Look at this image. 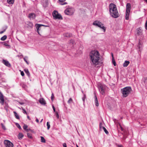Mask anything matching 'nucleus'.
<instances>
[{
	"mask_svg": "<svg viewBox=\"0 0 147 147\" xmlns=\"http://www.w3.org/2000/svg\"><path fill=\"white\" fill-rule=\"evenodd\" d=\"M100 53L97 50H92L90 52L89 54V57L92 64H98L99 60L100 59Z\"/></svg>",
	"mask_w": 147,
	"mask_h": 147,
	"instance_id": "nucleus-1",
	"label": "nucleus"
},
{
	"mask_svg": "<svg viewBox=\"0 0 147 147\" xmlns=\"http://www.w3.org/2000/svg\"><path fill=\"white\" fill-rule=\"evenodd\" d=\"M109 8L110 15L112 17L117 18L119 16V14L115 4L113 3H110Z\"/></svg>",
	"mask_w": 147,
	"mask_h": 147,
	"instance_id": "nucleus-2",
	"label": "nucleus"
},
{
	"mask_svg": "<svg viewBox=\"0 0 147 147\" xmlns=\"http://www.w3.org/2000/svg\"><path fill=\"white\" fill-rule=\"evenodd\" d=\"M131 90V88L130 87H126L121 89V92L123 96L126 97L130 93Z\"/></svg>",
	"mask_w": 147,
	"mask_h": 147,
	"instance_id": "nucleus-3",
	"label": "nucleus"
},
{
	"mask_svg": "<svg viewBox=\"0 0 147 147\" xmlns=\"http://www.w3.org/2000/svg\"><path fill=\"white\" fill-rule=\"evenodd\" d=\"M98 87L100 93L102 95L104 94L107 88V86L105 84L99 83L98 84Z\"/></svg>",
	"mask_w": 147,
	"mask_h": 147,
	"instance_id": "nucleus-4",
	"label": "nucleus"
},
{
	"mask_svg": "<svg viewBox=\"0 0 147 147\" xmlns=\"http://www.w3.org/2000/svg\"><path fill=\"white\" fill-rule=\"evenodd\" d=\"M93 25L102 29L103 30L104 32H105L106 30L105 28L103 26V24L100 21L97 20L95 21L93 23Z\"/></svg>",
	"mask_w": 147,
	"mask_h": 147,
	"instance_id": "nucleus-5",
	"label": "nucleus"
},
{
	"mask_svg": "<svg viewBox=\"0 0 147 147\" xmlns=\"http://www.w3.org/2000/svg\"><path fill=\"white\" fill-rule=\"evenodd\" d=\"M74 9L73 8H67L65 10V13L68 15H72L74 12Z\"/></svg>",
	"mask_w": 147,
	"mask_h": 147,
	"instance_id": "nucleus-6",
	"label": "nucleus"
},
{
	"mask_svg": "<svg viewBox=\"0 0 147 147\" xmlns=\"http://www.w3.org/2000/svg\"><path fill=\"white\" fill-rule=\"evenodd\" d=\"M53 16L55 19H62V17L61 15L58 13V12L54 11L53 13Z\"/></svg>",
	"mask_w": 147,
	"mask_h": 147,
	"instance_id": "nucleus-7",
	"label": "nucleus"
},
{
	"mask_svg": "<svg viewBox=\"0 0 147 147\" xmlns=\"http://www.w3.org/2000/svg\"><path fill=\"white\" fill-rule=\"evenodd\" d=\"M4 143L5 147H13V144L9 140H5Z\"/></svg>",
	"mask_w": 147,
	"mask_h": 147,
	"instance_id": "nucleus-8",
	"label": "nucleus"
},
{
	"mask_svg": "<svg viewBox=\"0 0 147 147\" xmlns=\"http://www.w3.org/2000/svg\"><path fill=\"white\" fill-rule=\"evenodd\" d=\"M41 26H45V27H48V26H45L42 24H36V28L37 30V32L38 34H40L39 30L40 29V27Z\"/></svg>",
	"mask_w": 147,
	"mask_h": 147,
	"instance_id": "nucleus-9",
	"label": "nucleus"
},
{
	"mask_svg": "<svg viewBox=\"0 0 147 147\" xmlns=\"http://www.w3.org/2000/svg\"><path fill=\"white\" fill-rule=\"evenodd\" d=\"M126 12L130 13L131 8V5L130 3H127L126 5Z\"/></svg>",
	"mask_w": 147,
	"mask_h": 147,
	"instance_id": "nucleus-10",
	"label": "nucleus"
},
{
	"mask_svg": "<svg viewBox=\"0 0 147 147\" xmlns=\"http://www.w3.org/2000/svg\"><path fill=\"white\" fill-rule=\"evenodd\" d=\"M2 62L6 66L8 67H10L11 66L10 64L9 63L8 61L5 59H3Z\"/></svg>",
	"mask_w": 147,
	"mask_h": 147,
	"instance_id": "nucleus-11",
	"label": "nucleus"
},
{
	"mask_svg": "<svg viewBox=\"0 0 147 147\" xmlns=\"http://www.w3.org/2000/svg\"><path fill=\"white\" fill-rule=\"evenodd\" d=\"M94 102L96 106L97 107H98L99 105V103L98 99L96 96V95L95 93H94Z\"/></svg>",
	"mask_w": 147,
	"mask_h": 147,
	"instance_id": "nucleus-12",
	"label": "nucleus"
},
{
	"mask_svg": "<svg viewBox=\"0 0 147 147\" xmlns=\"http://www.w3.org/2000/svg\"><path fill=\"white\" fill-rule=\"evenodd\" d=\"M136 35L138 36L141 35L142 34V30L140 28H138L137 30Z\"/></svg>",
	"mask_w": 147,
	"mask_h": 147,
	"instance_id": "nucleus-13",
	"label": "nucleus"
},
{
	"mask_svg": "<svg viewBox=\"0 0 147 147\" xmlns=\"http://www.w3.org/2000/svg\"><path fill=\"white\" fill-rule=\"evenodd\" d=\"M36 17L35 14L34 13H31L29 14L28 17L30 19H34Z\"/></svg>",
	"mask_w": 147,
	"mask_h": 147,
	"instance_id": "nucleus-14",
	"label": "nucleus"
},
{
	"mask_svg": "<svg viewBox=\"0 0 147 147\" xmlns=\"http://www.w3.org/2000/svg\"><path fill=\"white\" fill-rule=\"evenodd\" d=\"M33 26V25L32 22H27V24H26V26L27 28H32Z\"/></svg>",
	"mask_w": 147,
	"mask_h": 147,
	"instance_id": "nucleus-15",
	"label": "nucleus"
},
{
	"mask_svg": "<svg viewBox=\"0 0 147 147\" xmlns=\"http://www.w3.org/2000/svg\"><path fill=\"white\" fill-rule=\"evenodd\" d=\"M39 102L42 105H45L46 104L45 101L43 98H40Z\"/></svg>",
	"mask_w": 147,
	"mask_h": 147,
	"instance_id": "nucleus-16",
	"label": "nucleus"
},
{
	"mask_svg": "<svg viewBox=\"0 0 147 147\" xmlns=\"http://www.w3.org/2000/svg\"><path fill=\"white\" fill-rule=\"evenodd\" d=\"M59 4L61 5H64L67 4V2H63L65 1L66 0H58Z\"/></svg>",
	"mask_w": 147,
	"mask_h": 147,
	"instance_id": "nucleus-17",
	"label": "nucleus"
},
{
	"mask_svg": "<svg viewBox=\"0 0 147 147\" xmlns=\"http://www.w3.org/2000/svg\"><path fill=\"white\" fill-rule=\"evenodd\" d=\"M111 55L112 57V61L113 63V64L115 66L116 63V62H115V60L114 59L113 55V53H111Z\"/></svg>",
	"mask_w": 147,
	"mask_h": 147,
	"instance_id": "nucleus-18",
	"label": "nucleus"
},
{
	"mask_svg": "<svg viewBox=\"0 0 147 147\" xmlns=\"http://www.w3.org/2000/svg\"><path fill=\"white\" fill-rule=\"evenodd\" d=\"M64 36L67 37H70L72 36V35L71 34L67 33L63 34Z\"/></svg>",
	"mask_w": 147,
	"mask_h": 147,
	"instance_id": "nucleus-19",
	"label": "nucleus"
},
{
	"mask_svg": "<svg viewBox=\"0 0 147 147\" xmlns=\"http://www.w3.org/2000/svg\"><path fill=\"white\" fill-rule=\"evenodd\" d=\"M129 61H125L123 64L124 67H127L128 64L129 63Z\"/></svg>",
	"mask_w": 147,
	"mask_h": 147,
	"instance_id": "nucleus-20",
	"label": "nucleus"
},
{
	"mask_svg": "<svg viewBox=\"0 0 147 147\" xmlns=\"http://www.w3.org/2000/svg\"><path fill=\"white\" fill-rule=\"evenodd\" d=\"M130 13L125 12V19L126 20H128L129 19V17Z\"/></svg>",
	"mask_w": 147,
	"mask_h": 147,
	"instance_id": "nucleus-21",
	"label": "nucleus"
},
{
	"mask_svg": "<svg viewBox=\"0 0 147 147\" xmlns=\"http://www.w3.org/2000/svg\"><path fill=\"white\" fill-rule=\"evenodd\" d=\"M13 113H14V115L16 117V118L17 119H19L20 117L19 115L17 113L16 111H13Z\"/></svg>",
	"mask_w": 147,
	"mask_h": 147,
	"instance_id": "nucleus-22",
	"label": "nucleus"
},
{
	"mask_svg": "<svg viewBox=\"0 0 147 147\" xmlns=\"http://www.w3.org/2000/svg\"><path fill=\"white\" fill-rule=\"evenodd\" d=\"M23 136L24 135L22 134L21 133H20L18 135V138L19 139H21L22 138Z\"/></svg>",
	"mask_w": 147,
	"mask_h": 147,
	"instance_id": "nucleus-23",
	"label": "nucleus"
},
{
	"mask_svg": "<svg viewBox=\"0 0 147 147\" xmlns=\"http://www.w3.org/2000/svg\"><path fill=\"white\" fill-rule=\"evenodd\" d=\"M28 126L25 124H24L23 126V129L24 130H26V131L28 132L29 131V129L27 128H28Z\"/></svg>",
	"mask_w": 147,
	"mask_h": 147,
	"instance_id": "nucleus-24",
	"label": "nucleus"
},
{
	"mask_svg": "<svg viewBox=\"0 0 147 147\" xmlns=\"http://www.w3.org/2000/svg\"><path fill=\"white\" fill-rule=\"evenodd\" d=\"M7 2L9 4H13L14 2V0H7Z\"/></svg>",
	"mask_w": 147,
	"mask_h": 147,
	"instance_id": "nucleus-25",
	"label": "nucleus"
},
{
	"mask_svg": "<svg viewBox=\"0 0 147 147\" xmlns=\"http://www.w3.org/2000/svg\"><path fill=\"white\" fill-rule=\"evenodd\" d=\"M7 38V36L6 35H4L1 38V40H5Z\"/></svg>",
	"mask_w": 147,
	"mask_h": 147,
	"instance_id": "nucleus-26",
	"label": "nucleus"
},
{
	"mask_svg": "<svg viewBox=\"0 0 147 147\" xmlns=\"http://www.w3.org/2000/svg\"><path fill=\"white\" fill-rule=\"evenodd\" d=\"M41 142L43 143H45L46 141L44 138L42 136H41Z\"/></svg>",
	"mask_w": 147,
	"mask_h": 147,
	"instance_id": "nucleus-27",
	"label": "nucleus"
},
{
	"mask_svg": "<svg viewBox=\"0 0 147 147\" xmlns=\"http://www.w3.org/2000/svg\"><path fill=\"white\" fill-rule=\"evenodd\" d=\"M24 71L28 76H30V74L28 69H25L24 70Z\"/></svg>",
	"mask_w": 147,
	"mask_h": 147,
	"instance_id": "nucleus-28",
	"label": "nucleus"
},
{
	"mask_svg": "<svg viewBox=\"0 0 147 147\" xmlns=\"http://www.w3.org/2000/svg\"><path fill=\"white\" fill-rule=\"evenodd\" d=\"M102 129L106 134H108L109 132L105 127H102Z\"/></svg>",
	"mask_w": 147,
	"mask_h": 147,
	"instance_id": "nucleus-29",
	"label": "nucleus"
},
{
	"mask_svg": "<svg viewBox=\"0 0 147 147\" xmlns=\"http://www.w3.org/2000/svg\"><path fill=\"white\" fill-rule=\"evenodd\" d=\"M73 101V100L71 98H70L67 101V103L68 104H70Z\"/></svg>",
	"mask_w": 147,
	"mask_h": 147,
	"instance_id": "nucleus-30",
	"label": "nucleus"
},
{
	"mask_svg": "<svg viewBox=\"0 0 147 147\" xmlns=\"http://www.w3.org/2000/svg\"><path fill=\"white\" fill-rule=\"evenodd\" d=\"M86 98V96L85 94H84V96L82 98V99L84 102H85V100Z\"/></svg>",
	"mask_w": 147,
	"mask_h": 147,
	"instance_id": "nucleus-31",
	"label": "nucleus"
},
{
	"mask_svg": "<svg viewBox=\"0 0 147 147\" xmlns=\"http://www.w3.org/2000/svg\"><path fill=\"white\" fill-rule=\"evenodd\" d=\"M47 129L49 130L50 127V124L49 123V122H47Z\"/></svg>",
	"mask_w": 147,
	"mask_h": 147,
	"instance_id": "nucleus-32",
	"label": "nucleus"
},
{
	"mask_svg": "<svg viewBox=\"0 0 147 147\" xmlns=\"http://www.w3.org/2000/svg\"><path fill=\"white\" fill-rule=\"evenodd\" d=\"M69 42L70 43L72 44V45H74L75 43V42H74V40H73L71 39L70 40Z\"/></svg>",
	"mask_w": 147,
	"mask_h": 147,
	"instance_id": "nucleus-33",
	"label": "nucleus"
},
{
	"mask_svg": "<svg viewBox=\"0 0 147 147\" xmlns=\"http://www.w3.org/2000/svg\"><path fill=\"white\" fill-rule=\"evenodd\" d=\"M17 127L20 129H21V127L20 125L18 123H16V124Z\"/></svg>",
	"mask_w": 147,
	"mask_h": 147,
	"instance_id": "nucleus-34",
	"label": "nucleus"
},
{
	"mask_svg": "<svg viewBox=\"0 0 147 147\" xmlns=\"http://www.w3.org/2000/svg\"><path fill=\"white\" fill-rule=\"evenodd\" d=\"M27 135L28 137L29 138H32V136L30 134L27 133Z\"/></svg>",
	"mask_w": 147,
	"mask_h": 147,
	"instance_id": "nucleus-35",
	"label": "nucleus"
},
{
	"mask_svg": "<svg viewBox=\"0 0 147 147\" xmlns=\"http://www.w3.org/2000/svg\"><path fill=\"white\" fill-rule=\"evenodd\" d=\"M27 57H27L26 56L23 59H24V60L26 62V63L27 64H29V63L27 61L26 59L25 58H27Z\"/></svg>",
	"mask_w": 147,
	"mask_h": 147,
	"instance_id": "nucleus-36",
	"label": "nucleus"
},
{
	"mask_svg": "<svg viewBox=\"0 0 147 147\" xmlns=\"http://www.w3.org/2000/svg\"><path fill=\"white\" fill-rule=\"evenodd\" d=\"M54 95L53 93H52L51 97V98L52 100L53 101L54 98Z\"/></svg>",
	"mask_w": 147,
	"mask_h": 147,
	"instance_id": "nucleus-37",
	"label": "nucleus"
},
{
	"mask_svg": "<svg viewBox=\"0 0 147 147\" xmlns=\"http://www.w3.org/2000/svg\"><path fill=\"white\" fill-rule=\"evenodd\" d=\"M55 115H56V117H57V119H58L59 118V113H58V112H55Z\"/></svg>",
	"mask_w": 147,
	"mask_h": 147,
	"instance_id": "nucleus-38",
	"label": "nucleus"
},
{
	"mask_svg": "<svg viewBox=\"0 0 147 147\" xmlns=\"http://www.w3.org/2000/svg\"><path fill=\"white\" fill-rule=\"evenodd\" d=\"M1 125L2 126V128L4 130L6 129V128L5 127V126L4 125L3 123H1Z\"/></svg>",
	"mask_w": 147,
	"mask_h": 147,
	"instance_id": "nucleus-39",
	"label": "nucleus"
},
{
	"mask_svg": "<svg viewBox=\"0 0 147 147\" xmlns=\"http://www.w3.org/2000/svg\"><path fill=\"white\" fill-rule=\"evenodd\" d=\"M141 46H142V45L141 44H140V42H139V43L138 45V48L140 50V49Z\"/></svg>",
	"mask_w": 147,
	"mask_h": 147,
	"instance_id": "nucleus-40",
	"label": "nucleus"
},
{
	"mask_svg": "<svg viewBox=\"0 0 147 147\" xmlns=\"http://www.w3.org/2000/svg\"><path fill=\"white\" fill-rule=\"evenodd\" d=\"M4 45L5 46H9V45H8L7 43L5 42H3Z\"/></svg>",
	"mask_w": 147,
	"mask_h": 147,
	"instance_id": "nucleus-41",
	"label": "nucleus"
},
{
	"mask_svg": "<svg viewBox=\"0 0 147 147\" xmlns=\"http://www.w3.org/2000/svg\"><path fill=\"white\" fill-rule=\"evenodd\" d=\"M22 110H23V112L24 114H27V113L24 109V108H22Z\"/></svg>",
	"mask_w": 147,
	"mask_h": 147,
	"instance_id": "nucleus-42",
	"label": "nucleus"
},
{
	"mask_svg": "<svg viewBox=\"0 0 147 147\" xmlns=\"http://www.w3.org/2000/svg\"><path fill=\"white\" fill-rule=\"evenodd\" d=\"M145 28L147 30V20L146 21V22L145 24Z\"/></svg>",
	"mask_w": 147,
	"mask_h": 147,
	"instance_id": "nucleus-43",
	"label": "nucleus"
},
{
	"mask_svg": "<svg viewBox=\"0 0 147 147\" xmlns=\"http://www.w3.org/2000/svg\"><path fill=\"white\" fill-rule=\"evenodd\" d=\"M99 126H100V129H102V127H103V126H102V124L101 123H100Z\"/></svg>",
	"mask_w": 147,
	"mask_h": 147,
	"instance_id": "nucleus-44",
	"label": "nucleus"
},
{
	"mask_svg": "<svg viewBox=\"0 0 147 147\" xmlns=\"http://www.w3.org/2000/svg\"><path fill=\"white\" fill-rule=\"evenodd\" d=\"M52 108H53V110L54 112H56V110H55V109L54 106L53 105H52Z\"/></svg>",
	"mask_w": 147,
	"mask_h": 147,
	"instance_id": "nucleus-45",
	"label": "nucleus"
},
{
	"mask_svg": "<svg viewBox=\"0 0 147 147\" xmlns=\"http://www.w3.org/2000/svg\"><path fill=\"white\" fill-rule=\"evenodd\" d=\"M21 74L23 76L24 75V74L23 71H22L21 72Z\"/></svg>",
	"mask_w": 147,
	"mask_h": 147,
	"instance_id": "nucleus-46",
	"label": "nucleus"
},
{
	"mask_svg": "<svg viewBox=\"0 0 147 147\" xmlns=\"http://www.w3.org/2000/svg\"><path fill=\"white\" fill-rule=\"evenodd\" d=\"M63 147H67L66 144L65 143L63 144Z\"/></svg>",
	"mask_w": 147,
	"mask_h": 147,
	"instance_id": "nucleus-47",
	"label": "nucleus"
},
{
	"mask_svg": "<svg viewBox=\"0 0 147 147\" xmlns=\"http://www.w3.org/2000/svg\"><path fill=\"white\" fill-rule=\"evenodd\" d=\"M117 147H123V146L122 145H118L117 146Z\"/></svg>",
	"mask_w": 147,
	"mask_h": 147,
	"instance_id": "nucleus-48",
	"label": "nucleus"
},
{
	"mask_svg": "<svg viewBox=\"0 0 147 147\" xmlns=\"http://www.w3.org/2000/svg\"><path fill=\"white\" fill-rule=\"evenodd\" d=\"M5 30H4L0 32V34H1L3 33L4 32H5Z\"/></svg>",
	"mask_w": 147,
	"mask_h": 147,
	"instance_id": "nucleus-49",
	"label": "nucleus"
},
{
	"mask_svg": "<svg viewBox=\"0 0 147 147\" xmlns=\"http://www.w3.org/2000/svg\"><path fill=\"white\" fill-rule=\"evenodd\" d=\"M36 121L38 123L39 122V120L37 118L36 119Z\"/></svg>",
	"mask_w": 147,
	"mask_h": 147,
	"instance_id": "nucleus-50",
	"label": "nucleus"
},
{
	"mask_svg": "<svg viewBox=\"0 0 147 147\" xmlns=\"http://www.w3.org/2000/svg\"><path fill=\"white\" fill-rule=\"evenodd\" d=\"M27 117L28 119L29 120H30V117H29V116H27Z\"/></svg>",
	"mask_w": 147,
	"mask_h": 147,
	"instance_id": "nucleus-51",
	"label": "nucleus"
},
{
	"mask_svg": "<svg viewBox=\"0 0 147 147\" xmlns=\"http://www.w3.org/2000/svg\"><path fill=\"white\" fill-rule=\"evenodd\" d=\"M19 103L21 105H22L24 104L23 102H19Z\"/></svg>",
	"mask_w": 147,
	"mask_h": 147,
	"instance_id": "nucleus-52",
	"label": "nucleus"
},
{
	"mask_svg": "<svg viewBox=\"0 0 147 147\" xmlns=\"http://www.w3.org/2000/svg\"><path fill=\"white\" fill-rule=\"evenodd\" d=\"M121 130L123 131V128L122 127H121Z\"/></svg>",
	"mask_w": 147,
	"mask_h": 147,
	"instance_id": "nucleus-53",
	"label": "nucleus"
},
{
	"mask_svg": "<svg viewBox=\"0 0 147 147\" xmlns=\"http://www.w3.org/2000/svg\"><path fill=\"white\" fill-rule=\"evenodd\" d=\"M42 120H43V119H42V120L40 121V122L41 123V122H42Z\"/></svg>",
	"mask_w": 147,
	"mask_h": 147,
	"instance_id": "nucleus-54",
	"label": "nucleus"
},
{
	"mask_svg": "<svg viewBox=\"0 0 147 147\" xmlns=\"http://www.w3.org/2000/svg\"><path fill=\"white\" fill-rule=\"evenodd\" d=\"M147 3V0H144Z\"/></svg>",
	"mask_w": 147,
	"mask_h": 147,
	"instance_id": "nucleus-55",
	"label": "nucleus"
},
{
	"mask_svg": "<svg viewBox=\"0 0 147 147\" xmlns=\"http://www.w3.org/2000/svg\"><path fill=\"white\" fill-rule=\"evenodd\" d=\"M77 147H79L77 145Z\"/></svg>",
	"mask_w": 147,
	"mask_h": 147,
	"instance_id": "nucleus-56",
	"label": "nucleus"
},
{
	"mask_svg": "<svg viewBox=\"0 0 147 147\" xmlns=\"http://www.w3.org/2000/svg\"><path fill=\"white\" fill-rule=\"evenodd\" d=\"M21 55V56H23V55Z\"/></svg>",
	"mask_w": 147,
	"mask_h": 147,
	"instance_id": "nucleus-57",
	"label": "nucleus"
},
{
	"mask_svg": "<svg viewBox=\"0 0 147 147\" xmlns=\"http://www.w3.org/2000/svg\"><path fill=\"white\" fill-rule=\"evenodd\" d=\"M82 92L83 93V91H82Z\"/></svg>",
	"mask_w": 147,
	"mask_h": 147,
	"instance_id": "nucleus-58",
	"label": "nucleus"
}]
</instances>
